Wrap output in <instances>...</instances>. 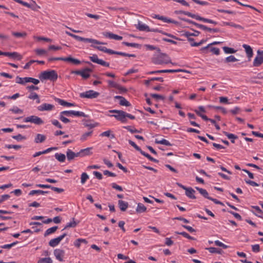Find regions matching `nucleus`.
Here are the masks:
<instances>
[{
    "label": "nucleus",
    "instance_id": "obj_1",
    "mask_svg": "<svg viewBox=\"0 0 263 263\" xmlns=\"http://www.w3.org/2000/svg\"><path fill=\"white\" fill-rule=\"evenodd\" d=\"M152 62L156 65H163L167 64L168 63H172L171 58L166 53H161L160 51L158 52V54L154 55L152 59Z\"/></svg>",
    "mask_w": 263,
    "mask_h": 263
},
{
    "label": "nucleus",
    "instance_id": "obj_2",
    "mask_svg": "<svg viewBox=\"0 0 263 263\" xmlns=\"http://www.w3.org/2000/svg\"><path fill=\"white\" fill-rule=\"evenodd\" d=\"M58 78V73L54 70L44 71L39 75V79L41 81L49 80L50 81L55 82L57 81Z\"/></svg>",
    "mask_w": 263,
    "mask_h": 263
},
{
    "label": "nucleus",
    "instance_id": "obj_3",
    "mask_svg": "<svg viewBox=\"0 0 263 263\" xmlns=\"http://www.w3.org/2000/svg\"><path fill=\"white\" fill-rule=\"evenodd\" d=\"M29 82L32 83L34 85H37L40 83V81L31 77L21 78L18 76L16 77V83H17L25 85L26 83Z\"/></svg>",
    "mask_w": 263,
    "mask_h": 263
},
{
    "label": "nucleus",
    "instance_id": "obj_4",
    "mask_svg": "<svg viewBox=\"0 0 263 263\" xmlns=\"http://www.w3.org/2000/svg\"><path fill=\"white\" fill-rule=\"evenodd\" d=\"M100 93L93 90H89L84 92L80 93V97L81 98L95 99L98 98Z\"/></svg>",
    "mask_w": 263,
    "mask_h": 263
},
{
    "label": "nucleus",
    "instance_id": "obj_5",
    "mask_svg": "<svg viewBox=\"0 0 263 263\" xmlns=\"http://www.w3.org/2000/svg\"><path fill=\"white\" fill-rule=\"evenodd\" d=\"M72 37L74 38L77 41H81V42H88V43H91L96 44L98 45H105L106 44V43L100 42L97 40L92 39H89V38H84L78 35H77L76 34H73V35H72Z\"/></svg>",
    "mask_w": 263,
    "mask_h": 263
},
{
    "label": "nucleus",
    "instance_id": "obj_6",
    "mask_svg": "<svg viewBox=\"0 0 263 263\" xmlns=\"http://www.w3.org/2000/svg\"><path fill=\"white\" fill-rule=\"evenodd\" d=\"M25 122H30L34 123L36 125H41L44 123V121L42 119L36 116H31L27 117L24 119Z\"/></svg>",
    "mask_w": 263,
    "mask_h": 263
},
{
    "label": "nucleus",
    "instance_id": "obj_7",
    "mask_svg": "<svg viewBox=\"0 0 263 263\" xmlns=\"http://www.w3.org/2000/svg\"><path fill=\"white\" fill-rule=\"evenodd\" d=\"M62 114H64L65 116L67 117H70L71 116H75L77 117H87V116L82 111H74V110H65L61 112Z\"/></svg>",
    "mask_w": 263,
    "mask_h": 263
},
{
    "label": "nucleus",
    "instance_id": "obj_8",
    "mask_svg": "<svg viewBox=\"0 0 263 263\" xmlns=\"http://www.w3.org/2000/svg\"><path fill=\"white\" fill-rule=\"evenodd\" d=\"M257 55L255 58L253 62V66H259L263 63V50H257Z\"/></svg>",
    "mask_w": 263,
    "mask_h": 263
},
{
    "label": "nucleus",
    "instance_id": "obj_9",
    "mask_svg": "<svg viewBox=\"0 0 263 263\" xmlns=\"http://www.w3.org/2000/svg\"><path fill=\"white\" fill-rule=\"evenodd\" d=\"M91 61L93 63L100 64L103 66L109 67V63L106 62L101 59H99L97 54H93L92 56L89 57Z\"/></svg>",
    "mask_w": 263,
    "mask_h": 263
},
{
    "label": "nucleus",
    "instance_id": "obj_10",
    "mask_svg": "<svg viewBox=\"0 0 263 263\" xmlns=\"http://www.w3.org/2000/svg\"><path fill=\"white\" fill-rule=\"evenodd\" d=\"M180 71H186L182 69H165V70H158L155 71H151L147 73V74H152L160 73H176Z\"/></svg>",
    "mask_w": 263,
    "mask_h": 263
},
{
    "label": "nucleus",
    "instance_id": "obj_11",
    "mask_svg": "<svg viewBox=\"0 0 263 263\" xmlns=\"http://www.w3.org/2000/svg\"><path fill=\"white\" fill-rule=\"evenodd\" d=\"M110 116L115 117L117 120L121 121L122 123H126L127 122L126 112L123 110H120L118 114L112 115Z\"/></svg>",
    "mask_w": 263,
    "mask_h": 263
},
{
    "label": "nucleus",
    "instance_id": "obj_12",
    "mask_svg": "<svg viewBox=\"0 0 263 263\" xmlns=\"http://www.w3.org/2000/svg\"><path fill=\"white\" fill-rule=\"evenodd\" d=\"M53 253L57 259L60 261H63V257L65 254V251L63 250L59 249H55Z\"/></svg>",
    "mask_w": 263,
    "mask_h": 263
},
{
    "label": "nucleus",
    "instance_id": "obj_13",
    "mask_svg": "<svg viewBox=\"0 0 263 263\" xmlns=\"http://www.w3.org/2000/svg\"><path fill=\"white\" fill-rule=\"evenodd\" d=\"M103 34L106 37H108L110 39H114L115 40L120 41L122 40L123 39L122 36H119L117 34H114L113 33L110 32H103Z\"/></svg>",
    "mask_w": 263,
    "mask_h": 263
},
{
    "label": "nucleus",
    "instance_id": "obj_14",
    "mask_svg": "<svg viewBox=\"0 0 263 263\" xmlns=\"http://www.w3.org/2000/svg\"><path fill=\"white\" fill-rule=\"evenodd\" d=\"M54 108V105L50 104H47V103H44L42 104L41 105L37 107V109L39 111H49L51 110Z\"/></svg>",
    "mask_w": 263,
    "mask_h": 263
},
{
    "label": "nucleus",
    "instance_id": "obj_15",
    "mask_svg": "<svg viewBox=\"0 0 263 263\" xmlns=\"http://www.w3.org/2000/svg\"><path fill=\"white\" fill-rule=\"evenodd\" d=\"M81 76L84 79H87L90 77V72H92V69L90 68H85L81 70Z\"/></svg>",
    "mask_w": 263,
    "mask_h": 263
},
{
    "label": "nucleus",
    "instance_id": "obj_16",
    "mask_svg": "<svg viewBox=\"0 0 263 263\" xmlns=\"http://www.w3.org/2000/svg\"><path fill=\"white\" fill-rule=\"evenodd\" d=\"M5 56H7L10 58H13V59H16L17 60H21L22 59V56L16 52H6L5 53Z\"/></svg>",
    "mask_w": 263,
    "mask_h": 263
},
{
    "label": "nucleus",
    "instance_id": "obj_17",
    "mask_svg": "<svg viewBox=\"0 0 263 263\" xmlns=\"http://www.w3.org/2000/svg\"><path fill=\"white\" fill-rule=\"evenodd\" d=\"M242 47L245 49L247 57L249 58V60L252 57L253 53L252 48L247 44H243Z\"/></svg>",
    "mask_w": 263,
    "mask_h": 263
},
{
    "label": "nucleus",
    "instance_id": "obj_18",
    "mask_svg": "<svg viewBox=\"0 0 263 263\" xmlns=\"http://www.w3.org/2000/svg\"><path fill=\"white\" fill-rule=\"evenodd\" d=\"M91 46L96 49H97L98 50H99L100 51H103L105 53H107L110 54H113L114 52H112V50L110 49H107L106 47L97 46H95V45H92Z\"/></svg>",
    "mask_w": 263,
    "mask_h": 263
},
{
    "label": "nucleus",
    "instance_id": "obj_19",
    "mask_svg": "<svg viewBox=\"0 0 263 263\" xmlns=\"http://www.w3.org/2000/svg\"><path fill=\"white\" fill-rule=\"evenodd\" d=\"M195 188L204 197L214 201L213 198L209 197L208 193L206 190L198 187H196Z\"/></svg>",
    "mask_w": 263,
    "mask_h": 263
},
{
    "label": "nucleus",
    "instance_id": "obj_20",
    "mask_svg": "<svg viewBox=\"0 0 263 263\" xmlns=\"http://www.w3.org/2000/svg\"><path fill=\"white\" fill-rule=\"evenodd\" d=\"M46 139V137L44 135L37 134L34 138V142L36 143H43Z\"/></svg>",
    "mask_w": 263,
    "mask_h": 263
},
{
    "label": "nucleus",
    "instance_id": "obj_21",
    "mask_svg": "<svg viewBox=\"0 0 263 263\" xmlns=\"http://www.w3.org/2000/svg\"><path fill=\"white\" fill-rule=\"evenodd\" d=\"M64 61L71 62L75 65H79L81 63V62L78 59L73 58L71 56L68 57L64 58Z\"/></svg>",
    "mask_w": 263,
    "mask_h": 263
},
{
    "label": "nucleus",
    "instance_id": "obj_22",
    "mask_svg": "<svg viewBox=\"0 0 263 263\" xmlns=\"http://www.w3.org/2000/svg\"><path fill=\"white\" fill-rule=\"evenodd\" d=\"M118 205L121 211H125L128 208V203L127 202L120 200L118 201Z\"/></svg>",
    "mask_w": 263,
    "mask_h": 263
},
{
    "label": "nucleus",
    "instance_id": "obj_23",
    "mask_svg": "<svg viewBox=\"0 0 263 263\" xmlns=\"http://www.w3.org/2000/svg\"><path fill=\"white\" fill-rule=\"evenodd\" d=\"M136 28L140 31L149 32V27L148 26L144 24H141L140 22H139Z\"/></svg>",
    "mask_w": 263,
    "mask_h": 263
},
{
    "label": "nucleus",
    "instance_id": "obj_24",
    "mask_svg": "<svg viewBox=\"0 0 263 263\" xmlns=\"http://www.w3.org/2000/svg\"><path fill=\"white\" fill-rule=\"evenodd\" d=\"M201 50L206 51V53L212 52V54L214 53V42L211 44H209L206 47H203L201 48Z\"/></svg>",
    "mask_w": 263,
    "mask_h": 263
},
{
    "label": "nucleus",
    "instance_id": "obj_25",
    "mask_svg": "<svg viewBox=\"0 0 263 263\" xmlns=\"http://www.w3.org/2000/svg\"><path fill=\"white\" fill-rule=\"evenodd\" d=\"M195 191L191 187L187 188L185 190V195L191 199H195L196 197L194 195Z\"/></svg>",
    "mask_w": 263,
    "mask_h": 263
},
{
    "label": "nucleus",
    "instance_id": "obj_26",
    "mask_svg": "<svg viewBox=\"0 0 263 263\" xmlns=\"http://www.w3.org/2000/svg\"><path fill=\"white\" fill-rule=\"evenodd\" d=\"M61 241V240L60 239V238H59V237H58L54 239H51L49 242V245L50 247H55V246H58L60 243Z\"/></svg>",
    "mask_w": 263,
    "mask_h": 263
},
{
    "label": "nucleus",
    "instance_id": "obj_27",
    "mask_svg": "<svg viewBox=\"0 0 263 263\" xmlns=\"http://www.w3.org/2000/svg\"><path fill=\"white\" fill-rule=\"evenodd\" d=\"M28 6H26L27 8H30L35 11H38V9L40 8V7L36 4V2L32 0L31 1V4L28 3Z\"/></svg>",
    "mask_w": 263,
    "mask_h": 263
},
{
    "label": "nucleus",
    "instance_id": "obj_28",
    "mask_svg": "<svg viewBox=\"0 0 263 263\" xmlns=\"http://www.w3.org/2000/svg\"><path fill=\"white\" fill-rule=\"evenodd\" d=\"M193 18H195L197 20L201 21L204 22L214 24V21H213L212 20L202 17L198 15H196V14H194Z\"/></svg>",
    "mask_w": 263,
    "mask_h": 263
},
{
    "label": "nucleus",
    "instance_id": "obj_29",
    "mask_svg": "<svg viewBox=\"0 0 263 263\" xmlns=\"http://www.w3.org/2000/svg\"><path fill=\"white\" fill-rule=\"evenodd\" d=\"M146 211V206L142 203H138L137 207L136 208V212L139 213L145 212Z\"/></svg>",
    "mask_w": 263,
    "mask_h": 263
},
{
    "label": "nucleus",
    "instance_id": "obj_30",
    "mask_svg": "<svg viewBox=\"0 0 263 263\" xmlns=\"http://www.w3.org/2000/svg\"><path fill=\"white\" fill-rule=\"evenodd\" d=\"M75 153L72 151L71 149H68L66 152V156L67 158V160L69 161H71L73 159H74Z\"/></svg>",
    "mask_w": 263,
    "mask_h": 263
},
{
    "label": "nucleus",
    "instance_id": "obj_31",
    "mask_svg": "<svg viewBox=\"0 0 263 263\" xmlns=\"http://www.w3.org/2000/svg\"><path fill=\"white\" fill-rule=\"evenodd\" d=\"M58 229V226H54L48 229L45 232L44 236L46 237L47 236L54 233Z\"/></svg>",
    "mask_w": 263,
    "mask_h": 263
},
{
    "label": "nucleus",
    "instance_id": "obj_32",
    "mask_svg": "<svg viewBox=\"0 0 263 263\" xmlns=\"http://www.w3.org/2000/svg\"><path fill=\"white\" fill-rule=\"evenodd\" d=\"M49 193V191H43V190H32L29 193V195L30 196H33L35 194H42V195H44V194H48Z\"/></svg>",
    "mask_w": 263,
    "mask_h": 263
},
{
    "label": "nucleus",
    "instance_id": "obj_33",
    "mask_svg": "<svg viewBox=\"0 0 263 263\" xmlns=\"http://www.w3.org/2000/svg\"><path fill=\"white\" fill-rule=\"evenodd\" d=\"M54 157L60 162H64L66 159V156L62 153H55Z\"/></svg>",
    "mask_w": 263,
    "mask_h": 263
},
{
    "label": "nucleus",
    "instance_id": "obj_34",
    "mask_svg": "<svg viewBox=\"0 0 263 263\" xmlns=\"http://www.w3.org/2000/svg\"><path fill=\"white\" fill-rule=\"evenodd\" d=\"M223 133L224 135L229 139L231 140V142L232 143H235V140L237 139L238 138V137L233 134L229 133L226 132H224Z\"/></svg>",
    "mask_w": 263,
    "mask_h": 263
},
{
    "label": "nucleus",
    "instance_id": "obj_35",
    "mask_svg": "<svg viewBox=\"0 0 263 263\" xmlns=\"http://www.w3.org/2000/svg\"><path fill=\"white\" fill-rule=\"evenodd\" d=\"M155 142L156 144H163L166 146H172L173 145L168 140L165 139H162L161 140H159L157 139H155Z\"/></svg>",
    "mask_w": 263,
    "mask_h": 263
},
{
    "label": "nucleus",
    "instance_id": "obj_36",
    "mask_svg": "<svg viewBox=\"0 0 263 263\" xmlns=\"http://www.w3.org/2000/svg\"><path fill=\"white\" fill-rule=\"evenodd\" d=\"M92 133H93V131L90 130L89 132H86V133L83 134L80 138V140L81 141H86L88 137H90L92 136Z\"/></svg>",
    "mask_w": 263,
    "mask_h": 263
},
{
    "label": "nucleus",
    "instance_id": "obj_37",
    "mask_svg": "<svg viewBox=\"0 0 263 263\" xmlns=\"http://www.w3.org/2000/svg\"><path fill=\"white\" fill-rule=\"evenodd\" d=\"M57 102L62 106H74L75 105L73 103H71L69 102H67L63 100L58 99Z\"/></svg>",
    "mask_w": 263,
    "mask_h": 263
},
{
    "label": "nucleus",
    "instance_id": "obj_38",
    "mask_svg": "<svg viewBox=\"0 0 263 263\" xmlns=\"http://www.w3.org/2000/svg\"><path fill=\"white\" fill-rule=\"evenodd\" d=\"M78 223H79V222H76L74 220V218H73L72 221L67 223L66 226L65 227V228H64L63 230L69 228H75L77 226Z\"/></svg>",
    "mask_w": 263,
    "mask_h": 263
},
{
    "label": "nucleus",
    "instance_id": "obj_39",
    "mask_svg": "<svg viewBox=\"0 0 263 263\" xmlns=\"http://www.w3.org/2000/svg\"><path fill=\"white\" fill-rule=\"evenodd\" d=\"M122 44L126 46L132 47L137 48H140L141 47V45L140 44L135 43H128L126 42H122Z\"/></svg>",
    "mask_w": 263,
    "mask_h": 263
},
{
    "label": "nucleus",
    "instance_id": "obj_40",
    "mask_svg": "<svg viewBox=\"0 0 263 263\" xmlns=\"http://www.w3.org/2000/svg\"><path fill=\"white\" fill-rule=\"evenodd\" d=\"M182 36H184L187 38V40L190 42V44L191 45V43H192V41H194V39L191 36H192V33H191L188 31H184L182 34Z\"/></svg>",
    "mask_w": 263,
    "mask_h": 263
},
{
    "label": "nucleus",
    "instance_id": "obj_41",
    "mask_svg": "<svg viewBox=\"0 0 263 263\" xmlns=\"http://www.w3.org/2000/svg\"><path fill=\"white\" fill-rule=\"evenodd\" d=\"M12 34L17 38H25L27 36V33L25 32H12Z\"/></svg>",
    "mask_w": 263,
    "mask_h": 263
},
{
    "label": "nucleus",
    "instance_id": "obj_42",
    "mask_svg": "<svg viewBox=\"0 0 263 263\" xmlns=\"http://www.w3.org/2000/svg\"><path fill=\"white\" fill-rule=\"evenodd\" d=\"M141 154L144 156V157H146L149 160L158 163L159 161L154 158H153L150 155L148 154L145 153V152L143 151L141 153Z\"/></svg>",
    "mask_w": 263,
    "mask_h": 263
},
{
    "label": "nucleus",
    "instance_id": "obj_43",
    "mask_svg": "<svg viewBox=\"0 0 263 263\" xmlns=\"http://www.w3.org/2000/svg\"><path fill=\"white\" fill-rule=\"evenodd\" d=\"M222 49L224 50V52L227 54L234 53L236 52V50L234 49V48L228 47L227 46L223 47Z\"/></svg>",
    "mask_w": 263,
    "mask_h": 263
},
{
    "label": "nucleus",
    "instance_id": "obj_44",
    "mask_svg": "<svg viewBox=\"0 0 263 263\" xmlns=\"http://www.w3.org/2000/svg\"><path fill=\"white\" fill-rule=\"evenodd\" d=\"M175 13L177 14H183L187 15L188 16H190L192 18H193L194 15V14H192V13H191L190 12L182 11V10L175 11Z\"/></svg>",
    "mask_w": 263,
    "mask_h": 263
},
{
    "label": "nucleus",
    "instance_id": "obj_45",
    "mask_svg": "<svg viewBox=\"0 0 263 263\" xmlns=\"http://www.w3.org/2000/svg\"><path fill=\"white\" fill-rule=\"evenodd\" d=\"M92 147H87L85 149H81L82 152V156L83 157L85 156H89L92 154V152H90Z\"/></svg>",
    "mask_w": 263,
    "mask_h": 263
},
{
    "label": "nucleus",
    "instance_id": "obj_46",
    "mask_svg": "<svg viewBox=\"0 0 263 263\" xmlns=\"http://www.w3.org/2000/svg\"><path fill=\"white\" fill-rule=\"evenodd\" d=\"M100 136H101V137L106 136V137H110L111 139H113V138H115L114 134H110V130H107V131L102 133L100 134Z\"/></svg>",
    "mask_w": 263,
    "mask_h": 263
},
{
    "label": "nucleus",
    "instance_id": "obj_47",
    "mask_svg": "<svg viewBox=\"0 0 263 263\" xmlns=\"http://www.w3.org/2000/svg\"><path fill=\"white\" fill-rule=\"evenodd\" d=\"M89 179V176L86 173H83L81 176V183L84 184L86 180Z\"/></svg>",
    "mask_w": 263,
    "mask_h": 263
},
{
    "label": "nucleus",
    "instance_id": "obj_48",
    "mask_svg": "<svg viewBox=\"0 0 263 263\" xmlns=\"http://www.w3.org/2000/svg\"><path fill=\"white\" fill-rule=\"evenodd\" d=\"M196 27H197V28H200L201 29H202L203 30H207V31H210V32L214 31V29L209 28L204 25L199 24H196Z\"/></svg>",
    "mask_w": 263,
    "mask_h": 263
},
{
    "label": "nucleus",
    "instance_id": "obj_49",
    "mask_svg": "<svg viewBox=\"0 0 263 263\" xmlns=\"http://www.w3.org/2000/svg\"><path fill=\"white\" fill-rule=\"evenodd\" d=\"M37 263H52V260L50 257L40 258Z\"/></svg>",
    "mask_w": 263,
    "mask_h": 263
},
{
    "label": "nucleus",
    "instance_id": "obj_50",
    "mask_svg": "<svg viewBox=\"0 0 263 263\" xmlns=\"http://www.w3.org/2000/svg\"><path fill=\"white\" fill-rule=\"evenodd\" d=\"M175 233L177 234L181 235L189 239H191V240L194 239V238L193 237L191 236L189 234H187L185 232H175Z\"/></svg>",
    "mask_w": 263,
    "mask_h": 263
},
{
    "label": "nucleus",
    "instance_id": "obj_51",
    "mask_svg": "<svg viewBox=\"0 0 263 263\" xmlns=\"http://www.w3.org/2000/svg\"><path fill=\"white\" fill-rule=\"evenodd\" d=\"M119 104L122 106H130L131 104L127 101L124 97H123L122 99L119 102Z\"/></svg>",
    "mask_w": 263,
    "mask_h": 263
},
{
    "label": "nucleus",
    "instance_id": "obj_52",
    "mask_svg": "<svg viewBox=\"0 0 263 263\" xmlns=\"http://www.w3.org/2000/svg\"><path fill=\"white\" fill-rule=\"evenodd\" d=\"M128 143L130 145L133 146L137 151L139 152L141 154L143 152V151L141 149L140 147H139L137 144L133 141L129 140Z\"/></svg>",
    "mask_w": 263,
    "mask_h": 263
},
{
    "label": "nucleus",
    "instance_id": "obj_53",
    "mask_svg": "<svg viewBox=\"0 0 263 263\" xmlns=\"http://www.w3.org/2000/svg\"><path fill=\"white\" fill-rule=\"evenodd\" d=\"M237 61L238 60L234 55H230L225 59L226 63L234 62Z\"/></svg>",
    "mask_w": 263,
    "mask_h": 263
},
{
    "label": "nucleus",
    "instance_id": "obj_54",
    "mask_svg": "<svg viewBox=\"0 0 263 263\" xmlns=\"http://www.w3.org/2000/svg\"><path fill=\"white\" fill-rule=\"evenodd\" d=\"M153 17L155 18H157L160 20H162L164 22H166V23H168V21H170V19L169 18L164 16H160L159 15H155V16H154Z\"/></svg>",
    "mask_w": 263,
    "mask_h": 263
},
{
    "label": "nucleus",
    "instance_id": "obj_55",
    "mask_svg": "<svg viewBox=\"0 0 263 263\" xmlns=\"http://www.w3.org/2000/svg\"><path fill=\"white\" fill-rule=\"evenodd\" d=\"M224 24L226 25L231 26L232 27H235L237 29H243V27L242 26H241V25L234 24L232 22H226V23H224Z\"/></svg>",
    "mask_w": 263,
    "mask_h": 263
},
{
    "label": "nucleus",
    "instance_id": "obj_56",
    "mask_svg": "<svg viewBox=\"0 0 263 263\" xmlns=\"http://www.w3.org/2000/svg\"><path fill=\"white\" fill-rule=\"evenodd\" d=\"M17 243H18V241L13 242L10 244H7V245H4L3 246H1V248L2 249H10L12 247H13L15 245H16Z\"/></svg>",
    "mask_w": 263,
    "mask_h": 263
},
{
    "label": "nucleus",
    "instance_id": "obj_57",
    "mask_svg": "<svg viewBox=\"0 0 263 263\" xmlns=\"http://www.w3.org/2000/svg\"><path fill=\"white\" fill-rule=\"evenodd\" d=\"M215 245L220 247L223 249H227L229 248L228 246H227L219 240H215Z\"/></svg>",
    "mask_w": 263,
    "mask_h": 263
},
{
    "label": "nucleus",
    "instance_id": "obj_58",
    "mask_svg": "<svg viewBox=\"0 0 263 263\" xmlns=\"http://www.w3.org/2000/svg\"><path fill=\"white\" fill-rule=\"evenodd\" d=\"M64 116H65L64 114H62L61 112H60V115L59 117V119L62 121L64 123H67L70 122V120L68 118L65 117Z\"/></svg>",
    "mask_w": 263,
    "mask_h": 263
},
{
    "label": "nucleus",
    "instance_id": "obj_59",
    "mask_svg": "<svg viewBox=\"0 0 263 263\" xmlns=\"http://www.w3.org/2000/svg\"><path fill=\"white\" fill-rule=\"evenodd\" d=\"M12 138L18 141L26 139V137L25 136H23L20 134L16 136H12Z\"/></svg>",
    "mask_w": 263,
    "mask_h": 263
},
{
    "label": "nucleus",
    "instance_id": "obj_60",
    "mask_svg": "<svg viewBox=\"0 0 263 263\" xmlns=\"http://www.w3.org/2000/svg\"><path fill=\"white\" fill-rule=\"evenodd\" d=\"M51 123L53 125L55 126L58 128H63L61 124L57 120L54 119V120H51Z\"/></svg>",
    "mask_w": 263,
    "mask_h": 263
},
{
    "label": "nucleus",
    "instance_id": "obj_61",
    "mask_svg": "<svg viewBox=\"0 0 263 263\" xmlns=\"http://www.w3.org/2000/svg\"><path fill=\"white\" fill-rule=\"evenodd\" d=\"M123 128L126 129L128 131L130 132L131 133H140L139 130L136 129V128H132L130 126H124Z\"/></svg>",
    "mask_w": 263,
    "mask_h": 263
},
{
    "label": "nucleus",
    "instance_id": "obj_62",
    "mask_svg": "<svg viewBox=\"0 0 263 263\" xmlns=\"http://www.w3.org/2000/svg\"><path fill=\"white\" fill-rule=\"evenodd\" d=\"M35 52L39 55L45 54L47 53L46 50L43 49H36L35 50Z\"/></svg>",
    "mask_w": 263,
    "mask_h": 263
},
{
    "label": "nucleus",
    "instance_id": "obj_63",
    "mask_svg": "<svg viewBox=\"0 0 263 263\" xmlns=\"http://www.w3.org/2000/svg\"><path fill=\"white\" fill-rule=\"evenodd\" d=\"M10 111L15 113V114H22L23 113V110L18 108L17 107H14L13 108L10 109Z\"/></svg>",
    "mask_w": 263,
    "mask_h": 263
},
{
    "label": "nucleus",
    "instance_id": "obj_64",
    "mask_svg": "<svg viewBox=\"0 0 263 263\" xmlns=\"http://www.w3.org/2000/svg\"><path fill=\"white\" fill-rule=\"evenodd\" d=\"M150 96L152 98H155L156 99H160V100H164V97L163 96H161V95H158V94L151 93L150 95Z\"/></svg>",
    "mask_w": 263,
    "mask_h": 263
}]
</instances>
